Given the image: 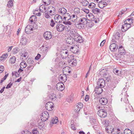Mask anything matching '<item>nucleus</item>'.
Returning a JSON list of instances; mask_svg holds the SVG:
<instances>
[{
    "label": "nucleus",
    "instance_id": "6e6552de",
    "mask_svg": "<svg viewBox=\"0 0 134 134\" xmlns=\"http://www.w3.org/2000/svg\"><path fill=\"white\" fill-rule=\"evenodd\" d=\"M97 84L98 86L103 87L105 85V81L103 79H99L97 81Z\"/></svg>",
    "mask_w": 134,
    "mask_h": 134
},
{
    "label": "nucleus",
    "instance_id": "2f4dec72",
    "mask_svg": "<svg viewBox=\"0 0 134 134\" xmlns=\"http://www.w3.org/2000/svg\"><path fill=\"white\" fill-rule=\"evenodd\" d=\"M103 77L106 79L108 81L110 79V76L108 73H105L103 74Z\"/></svg>",
    "mask_w": 134,
    "mask_h": 134
},
{
    "label": "nucleus",
    "instance_id": "4d7b16f0",
    "mask_svg": "<svg viewBox=\"0 0 134 134\" xmlns=\"http://www.w3.org/2000/svg\"><path fill=\"white\" fill-rule=\"evenodd\" d=\"M113 72L115 74L118 75L119 74V73L120 72V71L119 70H117L116 69H115L113 70Z\"/></svg>",
    "mask_w": 134,
    "mask_h": 134
},
{
    "label": "nucleus",
    "instance_id": "0e129e2a",
    "mask_svg": "<svg viewBox=\"0 0 134 134\" xmlns=\"http://www.w3.org/2000/svg\"><path fill=\"white\" fill-rule=\"evenodd\" d=\"M132 21L134 20V12L132 13L130 15V18Z\"/></svg>",
    "mask_w": 134,
    "mask_h": 134
},
{
    "label": "nucleus",
    "instance_id": "a211bd4d",
    "mask_svg": "<svg viewBox=\"0 0 134 134\" xmlns=\"http://www.w3.org/2000/svg\"><path fill=\"white\" fill-rule=\"evenodd\" d=\"M56 28L58 31L61 32L64 29L65 26L62 24H59L57 25Z\"/></svg>",
    "mask_w": 134,
    "mask_h": 134
},
{
    "label": "nucleus",
    "instance_id": "5fc2aeb1",
    "mask_svg": "<svg viewBox=\"0 0 134 134\" xmlns=\"http://www.w3.org/2000/svg\"><path fill=\"white\" fill-rule=\"evenodd\" d=\"M45 16L46 18H51L50 16L48 14L46 10L45 12Z\"/></svg>",
    "mask_w": 134,
    "mask_h": 134
},
{
    "label": "nucleus",
    "instance_id": "39448f33",
    "mask_svg": "<svg viewBox=\"0 0 134 134\" xmlns=\"http://www.w3.org/2000/svg\"><path fill=\"white\" fill-rule=\"evenodd\" d=\"M97 114L99 116L102 118L105 117L106 116L107 114L106 111L103 109L99 110L98 111Z\"/></svg>",
    "mask_w": 134,
    "mask_h": 134
},
{
    "label": "nucleus",
    "instance_id": "774afa93",
    "mask_svg": "<svg viewBox=\"0 0 134 134\" xmlns=\"http://www.w3.org/2000/svg\"><path fill=\"white\" fill-rule=\"evenodd\" d=\"M21 133L22 134H30V132L26 130L22 132Z\"/></svg>",
    "mask_w": 134,
    "mask_h": 134
},
{
    "label": "nucleus",
    "instance_id": "412c9836",
    "mask_svg": "<svg viewBox=\"0 0 134 134\" xmlns=\"http://www.w3.org/2000/svg\"><path fill=\"white\" fill-rule=\"evenodd\" d=\"M60 81L65 82L67 80V76L66 75L63 74L60 75L59 76Z\"/></svg>",
    "mask_w": 134,
    "mask_h": 134
},
{
    "label": "nucleus",
    "instance_id": "4c0bfd02",
    "mask_svg": "<svg viewBox=\"0 0 134 134\" xmlns=\"http://www.w3.org/2000/svg\"><path fill=\"white\" fill-rule=\"evenodd\" d=\"M45 5H49L51 3L52 1L51 0H42Z\"/></svg>",
    "mask_w": 134,
    "mask_h": 134
},
{
    "label": "nucleus",
    "instance_id": "052dcab7",
    "mask_svg": "<svg viewBox=\"0 0 134 134\" xmlns=\"http://www.w3.org/2000/svg\"><path fill=\"white\" fill-rule=\"evenodd\" d=\"M123 100L126 103H128L129 102L128 101V99L127 98V97L125 98V100H124V98H121V100L122 101V100Z\"/></svg>",
    "mask_w": 134,
    "mask_h": 134
},
{
    "label": "nucleus",
    "instance_id": "4468645a",
    "mask_svg": "<svg viewBox=\"0 0 134 134\" xmlns=\"http://www.w3.org/2000/svg\"><path fill=\"white\" fill-rule=\"evenodd\" d=\"M90 122L92 125L94 129L96 128L97 126V124L96 122V120L93 118H90Z\"/></svg>",
    "mask_w": 134,
    "mask_h": 134
},
{
    "label": "nucleus",
    "instance_id": "864d4df0",
    "mask_svg": "<svg viewBox=\"0 0 134 134\" xmlns=\"http://www.w3.org/2000/svg\"><path fill=\"white\" fill-rule=\"evenodd\" d=\"M115 35H114V36H113V37H112V39L111 40V41L112 42H113V43H115L116 42V41L115 40V39L114 38H115V36H119L120 35V34H115Z\"/></svg>",
    "mask_w": 134,
    "mask_h": 134
},
{
    "label": "nucleus",
    "instance_id": "5701e85b",
    "mask_svg": "<svg viewBox=\"0 0 134 134\" xmlns=\"http://www.w3.org/2000/svg\"><path fill=\"white\" fill-rule=\"evenodd\" d=\"M77 61L74 59H71L69 61L70 65L71 66H75L76 65Z\"/></svg>",
    "mask_w": 134,
    "mask_h": 134
},
{
    "label": "nucleus",
    "instance_id": "aec40b11",
    "mask_svg": "<svg viewBox=\"0 0 134 134\" xmlns=\"http://www.w3.org/2000/svg\"><path fill=\"white\" fill-rule=\"evenodd\" d=\"M54 19L55 21L57 23H59L62 20L61 16L58 15H55Z\"/></svg>",
    "mask_w": 134,
    "mask_h": 134
},
{
    "label": "nucleus",
    "instance_id": "3c124183",
    "mask_svg": "<svg viewBox=\"0 0 134 134\" xmlns=\"http://www.w3.org/2000/svg\"><path fill=\"white\" fill-rule=\"evenodd\" d=\"M8 75V74H6L3 78L0 81V83H2L4 80H6Z\"/></svg>",
    "mask_w": 134,
    "mask_h": 134
},
{
    "label": "nucleus",
    "instance_id": "b1692460",
    "mask_svg": "<svg viewBox=\"0 0 134 134\" xmlns=\"http://www.w3.org/2000/svg\"><path fill=\"white\" fill-rule=\"evenodd\" d=\"M127 107H126L125 109L126 110V112H127L130 111V112H132V111H133L132 107L130 104L128 103L127 104Z\"/></svg>",
    "mask_w": 134,
    "mask_h": 134
},
{
    "label": "nucleus",
    "instance_id": "f03ea898",
    "mask_svg": "<svg viewBox=\"0 0 134 134\" xmlns=\"http://www.w3.org/2000/svg\"><path fill=\"white\" fill-rule=\"evenodd\" d=\"M73 35L74 36L75 41H76L79 43H82L83 41V38L80 36L79 34H71Z\"/></svg>",
    "mask_w": 134,
    "mask_h": 134
},
{
    "label": "nucleus",
    "instance_id": "6e6d98bb",
    "mask_svg": "<svg viewBox=\"0 0 134 134\" xmlns=\"http://www.w3.org/2000/svg\"><path fill=\"white\" fill-rule=\"evenodd\" d=\"M34 61L31 59H29L27 60V63L28 64H30L33 63Z\"/></svg>",
    "mask_w": 134,
    "mask_h": 134
},
{
    "label": "nucleus",
    "instance_id": "c03bdc74",
    "mask_svg": "<svg viewBox=\"0 0 134 134\" xmlns=\"http://www.w3.org/2000/svg\"><path fill=\"white\" fill-rule=\"evenodd\" d=\"M56 94H50L49 95L50 98L52 100L55 99L56 98Z\"/></svg>",
    "mask_w": 134,
    "mask_h": 134
},
{
    "label": "nucleus",
    "instance_id": "c756f323",
    "mask_svg": "<svg viewBox=\"0 0 134 134\" xmlns=\"http://www.w3.org/2000/svg\"><path fill=\"white\" fill-rule=\"evenodd\" d=\"M43 36L44 38L47 40H49L52 37V34H43Z\"/></svg>",
    "mask_w": 134,
    "mask_h": 134
},
{
    "label": "nucleus",
    "instance_id": "bb28decb",
    "mask_svg": "<svg viewBox=\"0 0 134 134\" xmlns=\"http://www.w3.org/2000/svg\"><path fill=\"white\" fill-rule=\"evenodd\" d=\"M132 21V20L130 18H128V19H126L124 23V24H130L131 25V24H132L133 23Z\"/></svg>",
    "mask_w": 134,
    "mask_h": 134
},
{
    "label": "nucleus",
    "instance_id": "c9c22d12",
    "mask_svg": "<svg viewBox=\"0 0 134 134\" xmlns=\"http://www.w3.org/2000/svg\"><path fill=\"white\" fill-rule=\"evenodd\" d=\"M16 61V58L14 56L12 57L10 59L9 62L11 64H14Z\"/></svg>",
    "mask_w": 134,
    "mask_h": 134
},
{
    "label": "nucleus",
    "instance_id": "20e7f679",
    "mask_svg": "<svg viewBox=\"0 0 134 134\" xmlns=\"http://www.w3.org/2000/svg\"><path fill=\"white\" fill-rule=\"evenodd\" d=\"M70 18L69 19H68L67 20V21L69 20L70 19V20L71 21H72L73 22H75L77 21V16L75 14L72 15L71 16H68ZM68 18L67 17L65 16L64 17V19H65V21L66 20V19Z\"/></svg>",
    "mask_w": 134,
    "mask_h": 134
},
{
    "label": "nucleus",
    "instance_id": "49530a36",
    "mask_svg": "<svg viewBox=\"0 0 134 134\" xmlns=\"http://www.w3.org/2000/svg\"><path fill=\"white\" fill-rule=\"evenodd\" d=\"M44 9V10H46V9L44 5L43 4H42L40 5L39 7V10L40 11L42 12V11H43L42 9Z\"/></svg>",
    "mask_w": 134,
    "mask_h": 134
},
{
    "label": "nucleus",
    "instance_id": "473e14b6",
    "mask_svg": "<svg viewBox=\"0 0 134 134\" xmlns=\"http://www.w3.org/2000/svg\"><path fill=\"white\" fill-rule=\"evenodd\" d=\"M21 56L22 57L25 58L28 56V53L25 51H22L21 52Z\"/></svg>",
    "mask_w": 134,
    "mask_h": 134
},
{
    "label": "nucleus",
    "instance_id": "a18cd8bd",
    "mask_svg": "<svg viewBox=\"0 0 134 134\" xmlns=\"http://www.w3.org/2000/svg\"><path fill=\"white\" fill-rule=\"evenodd\" d=\"M76 106L80 110V109L83 107V104L82 103H79L77 104Z\"/></svg>",
    "mask_w": 134,
    "mask_h": 134
},
{
    "label": "nucleus",
    "instance_id": "0eeeda50",
    "mask_svg": "<svg viewBox=\"0 0 134 134\" xmlns=\"http://www.w3.org/2000/svg\"><path fill=\"white\" fill-rule=\"evenodd\" d=\"M53 104L51 102H47L45 105V107L47 110L48 111L52 110L53 109Z\"/></svg>",
    "mask_w": 134,
    "mask_h": 134
},
{
    "label": "nucleus",
    "instance_id": "4be33fe9",
    "mask_svg": "<svg viewBox=\"0 0 134 134\" xmlns=\"http://www.w3.org/2000/svg\"><path fill=\"white\" fill-rule=\"evenodd\" d=\"M118 52L121 55H124L125 54V52L124 48L122 46H121L119 47L118 49Z\"/></svg>",
    "mask_w": 134,
    "mask_h": 134
},
{
    "label": "nucleus",
    "instance_id": "393cba45",
    "mask_svg": "<svg viewBox=\"0 0 134 134\" xmlns=\"http://www.w3.org/2000/svg\"><path fill=\"white\" fill-rule=\"evenodd\" d=\"M32 66V65H30L28 66L27 68L25 69V71L27 74H29L33 68Z\"/></svg>",
    "mask_w": 134,
    "mask_h": 134
},
{
    "label": "nucleus",
    "instance_id": "9b49d317",
    "mask_svg": "<svg viewBox=\"0 0 134 134\" xmlns=\"http://www.w3.org/2000/svg\"><path fill=\"white\" fill-rule=\"evenodd\" d=\"M57 90L59 91H62L64 89V85L61 82H59L56 85Z\"/></svg>",
    "mask_w": 134,
    "mask_h": 134
},
{
    "label": "nucleus",
    "instance_id": "cd10ccee",
    "mask_svg": "<svg viewBox=\"0 0 134 134\" xmlns=\"http://www.w3.org/2000/svg\"><path fill=\"white\" fill-rule=\"evenodd\" d=\"M112 131L111 132V134H119V133L120 130L118 129L113 128Z\"/></svg>",
    "mask_w": 134,
    "mask_h": 134
},
{
    "label": "nucleus",
    "instance_id": "e433bc0d",
    "mask_svg": "<svg viewBox=\"0 0 134 134\" xmlns=\"http://www.w3.org/2000/svg\"><path fill=\"white\" fill-rule=\"evenodd\" d=\"M88 7L89 8L91 9V10L92 9H93L95 8L96 4L93 3H91L88 5Z\"/></svg>",
    "mask_w": 134,
    "mask_h": 134
},
{
    "label": "nucleus",
    "instance_id": "f8f14e48",
    "mask_svg": "<svg viewBox=\"0 0 134 134\" xmlns=\"http://www.w3.org/2000/svg\"><path fill=\"white\" fill-rule=\"evenodd\" d=\"M79 47L76 45H74L73 46L71 47L70 48L71 51L74 53H77L79 52Z\"/></svg>",
    "mask_w": 134,
    "mask_h": 134
},
{
    "label": "nucleus",
    "instance_id": "ddd939ff",
    "mask_svg": "<svg viewBox=\"0 0 134 134\" xmlns=\"http://www.w3.org/2000/svg\"><path fill=\"white\" fill-rule=\"evenodd\" d=\"M66 9L64 8H60L59 10V13L61 14H63L64 16H69L70 14L69 13H66Z\"/></svg>",
    "mask_w": 134,
    "mask_h": 134
},
{
    "label": "nucleus",
    "instance_id": "9d476101",
    "mask_svg": "<svg viewBox=\"0 0 134 134\" xmlns=\"http://www.w3.org/2000/svg\"><path fill=\"white\" fill-rule=\"evenodd\" d=\"M71 35L70 36L68 37L65 38L66 42L67 43L70 44H74V43L75 42L74 38L71 37Z\"/></svg>",
    "mask_w": 134,
    "mask_h": 134
},
{
    "label": "nucleus",
    "instance_id": "f3484780",
    "mask_svg": "<svg viewBox=\"0 0 134 134\" xmlns=\"http://www.w3.org/2000/svg\"><path fill=\"white\" fill-rule=\"evenodd\" d=\"M102 88L99 86L96 87L94 91L95 93L98 94H100L102 92Z\"/></svg>",
    "mask_w": 134,
    "mask_h": 134
},
{
    "label": "nucleus",
    "instance_id": "680f3d73",
    "mask_svg": "<svg viewBox=\"0 0 134 134\" xmlns=\"http://www.w3.org/2000/svg\"><path fill=\"white\" fill-rule=\"evenodd\" d=\"M88 16L89 18H90L91 19H94V16L92 13H90L88 14Z\"/></svg>",
    "mask_w": 134,
    "mask_h": 134
},
{
    "label": "nucleus",
    "instance_id": "79ce46f5",
    "mask_svg": "<svg viewBox=\"0 0 134 134\" xmlns=\"http://www.w3.org/2000/svg\"><path fill=\"white\" fill-rule=\"evenodd\" d=\"M8 54L7 53L4 54L0 57V59L1 60L5 59L8 56Z\"/></svg>",
    "mask_w": 134,
    "mask_h": 134
},
{
    "label": "nucleus",
    "instance_id": "bf43d9fd",
    "mask_svg": "<svg viewBox=\"0 0 134 134\" xmlns=\"http://www.w3.org/2000/svg\"><path fill=\"white\" fill-rule=\"evenodd\" d=\"M58 121L57 119H53V120H52V122L53 124H56Z\"/></svg>",
    "mask_w": 134,
    "mask_h": 134
},
{
    "label": "nucleus",
    "instance_id": "58836bf2",
    "mask_svg": "<svg viewBox=\"0 0 134 134\" xmlns=\"http://www.w3.org/2000/svg\"><path fill=\"white\" fill-rule=\"evenodd\" d=\"M124 134H132L131 131L128 129H126L124 131Z\"/></svg>",
    "mask_w": 134,
    "mask_h": 134
},
{
    "label": "nucleus",
    "instance_id": "69168bd1",
    "mask_svg": "<svg viewBox=\"0 0 134 134\" xmlns=\"http://www.w3.org/2000/svg\"><path fill=\"white\" fill-rule=\"evenodd\" d=\"M13 85V83H12L11 82H10L8 85H7V87H6V88H10L11 87V86Z\"/></svg>",
    "mask_w": 134,
    "mask_h": 134
},
{
    "label": "nucleus",
    "instance_id": "de8ad7c7",
    "mask_svg": "<svg viewBox=\"0 0 134 134\" xmlns=\"http://www.w3.org/2000/svg\"><path fill=\"white\" fill-rule=\"evenodd\" d=\"M73 100V98L71 96H69L66 99V100L69 102H71Z\"/></svg>",
    "mask_w": 134,
    "mask_h": 134
},
{
    "label": "nucleus",
    "instance_id": "7ed1b4c3",
    "mask_svg": "<svg viewBox=\"0 0 134 134\" xmlns=\"http://www.w3.org/2000/svg\"><path fill=\"white\" fill-rule=\"evenodd\" d=\"M49 116V113L47 111H44L42 113L41 117V120L42 121H45L48 119Z\"/></svg>",
    "mask_w": 134,
    "mask_h": 134
},
{
    "label": "nucleus",
    "instance_id": "8fccbe9b",
    "mask_svg": "<svg viewBox=\"0 0 134 134\" xmlns=\"http://www.w3.org/2000/svg\"><path fill=\"white\" fill-rule=\"evenodd\" d=\"M7 5L9 7H12L13 6V2L12 0H10L8 2Z\"/></svg>",
    "mask_w": 134,
    "mask_h": 134
},
{
    "label": "nucleus",
    "instance_id": "09e8293b",
    "mask_svg": "<svg viewBox=\"0 0 134 134\" xmlns=\"http://www.w3.org/2000/svg\"><path fill=\"white\" fill-rule=\"evenodd\" d=\"M19 49L18 48H14L12 51L13 53L15 54L17 53L19 51Z\"/></svg>",
    "mask_w": 134,
    "mask_h": 134
},
{
    "label": "nucleus",
    "instance_id": "a878e982",
    "mask_svg": "<svg viewBox=\"0 0 134 134\" xmlns=\"http://www.w3.org/2000/svg\"><path fill=\"white\" fill-rule=\"evenodd\" d=\"M113 129L112 126L110 125H108L105 128L106 131L107 133H110L112 131Z\"/></svg>",
    "mask_w": 134,
    "mask_h": 134
},
{
    "label": "nucleus",
    "instance_id": "f704fd0d",
    "mask_svg": "<svg viewBox=\"0 0 134 134\" xmlns=\"http://www.w3.org/2000/svg\"><path fill=\"white\" fill-rule=\"evenodd\" d=\"M119 80L117 79V80L116 82L115 81L114 82L115 83H112L111 85V87L110 88V89H111L112 90L114 89V88H115L116 86V83H117L119 82Z\"/></svg>",
    "mask_w": 134,
    "mask_h": 134
},
{
    "label": "nucleus",
    "instance_id": "c85d7f7f",
    "mask_svg": "<svg viewBox=\"0 0 134 134\" xmlns=\"http://www.w3.org/2000/svg\"><path fill=\"white\" fill-rule=\"evenodd\" d=\"M100 10L98 8H94L91 10L92 12L94 14H98L100 12Z\"/></svg>",
    "mask_w": 134,
    "mask_h": 134
},
{
    "label": "nucleus",
    "instance_id": "603ef678",
    "mask_svg": "<svg viewBox=\"0 0 134 134\" xmlns=\"http://www.w3.org/2000/svg\"><path fill=\"white\" fill-rule=\"evenodd\" d=\"M50 8H48L47 9V11L48 12H49V14L50 15H54L55 14V13L54 11H53L52 10H49V9Z\"/></svg>",
    "mask_w": 134,
    "mask_h": 134
},
{
    "label": "nucleus",
    "instance_id": "dca6fc26",
    "mask_svg": "<svg viewBox=\"0 0 134 134\" xmlns=\"http://www.w3.org/2000/svg\"><path fill=\"white\" fill-rule=\"evenodd\" d=\"M131 26V25L130 24H124L121 27L122 31L123 32L125 31L130 28Z\"/></svg>",
    "mask_w": 134,
    "mask_h": 134
},
{
    "label": "nucleus",
    "instance_id": "338daca9",
    "mask_svg": "<svg viewBox=\"0 0 134 134\" xmlns=\"http://www.w3.org/2000/svg\"><path fill=\"white\" fill-rule=\"evenodd\" d=\"M81 10L86 13H89V10L88 9L85 8H82Z\"/></svg>",
    "mask_w": 134,
    "mask_h": 134
},
{
    "label": "nucleus",
    "instance_id": "2eb2a0df",
    "mask_svg": "<svg viewBox=\"0 0 134 134\" xmlns=\"http://www.w3.org/2000/svg\"><path fill=\"white\" fill-rule=\"evenodd\" d=\"M62 58L63 59L66 58L68 56V52L66 50H62L60 53Z\"/></svg>",
    "mask_w": 134,
    "mask_h": 134
},
{
    "label": "nucleus",
    "instance_id": "37998d69",
    "mask_svg": "<svg viewBox=\"0 0 134 134\" xmlns=\"http://www.w3.org/2000/svg\"><path fill=\"white\" fill-rule=\"evenodd\" d=\"M36 19V16L35 15H32L30 18L29 20L31 22H32L34 21H35V19Z\"/></svg>",
    "mask_w": 134,
    "mask_h": 134
},
{
    "label": "nucleus",
    "instance_id": "72a5a7b5",
    "mask_svg": "<svg viewBox=\"0 0 134 134\" xmlns=\"http://www.w3.org/2000/svg\"><path fill=\"white\" fill-rule=\"evenodd\" d=\"M27 64L25 62H21L20 64V66L21 69L25 68L27 66Z\"/></svg>",
    "mask_w": 134,
    "mask_h": 134
},
{
    "label": "nucleus",
    "instance_id": "f257e3e1",
    "mask_svg": "<svg viewBox=\"0 0 134 134\" xmlns=\"http://www.w3.org/2000/svg\"><path fill=\"white\" fill-rule=\"evenodd\" d=\"M87 22V20L86 18L82 17L80 19L79 22L77 23H76L75 25L77 27L81 29L84 27V26L86 24Z\"/></svg>",
    "mask_w": 134,
    "mask_h": 134
},
{
    "label": "nucleus",
    "instance_id": "6ab92c4d",
    "mask_svg": "<svg viewBox=\"0 0 134 134\" xmlns=\"http://www.w3.org/2000/svg\"><path fill=\"white\" fill-rule=\"evenodd\" d=\"M100 103L103 105H106L108 103L107 99L105 97L99 99Z\"/></svg>",
    "mask_w": 134,
    "mask_h": 134
},
{
    "label": "nucleus",
    "instance_id": "1a4fd4ad",
    "mask_svg": "<svg viewBox=\"0 0 134 134\" xmlns=\"http://www.w3.org/2000/svg\"><path fill=\"white\" fill-rule=\"evenodd\" d=\"M118 48V47L117 44L114 43H111L109 47L110 50L113 52L116 51Z\"/></svg>",
    "mask_w": 134,
    "mask_h": 134
},
{
    "label": "nucleus",
    "instance_id": "7c9ffc66",
    "mask_svg": "<svg viewBox=\"0 0 134 134\" xmlns=\"http://www.w3.org/2000/svg\"><path fill=\"white\" fill-rule=\"evenodd\" d=\"M33 30V29L32 28H31V26L28 25L25 28V32H27L29 31L30 33H31V32H30V31H32Z\"/></svg>",
    "mask_w": 134,
    "mask_h": 134
},
{
    "label": "nucleus",
    "instance_id": "a19ab883",
    "mask_svg": "<svg viewBox=\"0 0 134 134\" xmlns=\"http://www.w3.org/2000/svg\"><path fill=\"white\" fill-rule=\"evenodd\" d=\"M82 5L84 6H86L88 3V2L86 0H82L81 2Z\"/></svg>",
    "mask_w": 134,
    "mask_h": 134
},
{
    "label": "nucleus",
    "instance_id": "13d9d810",
    "mask_svg": "<svg viewBox=\"0 0 134 134\" xmlns=\"http://www.w3.org/2000/svg\"><path fill=\"white\" fill-rule=\"evenodd\" d=\"M102 2H99V3L98 4L99 7L100 8H103L104 7V6L103 5V4H102Z\"/></svg>",
    "mask_w": 134,
    "mask_h": 134
},
{
    "label": "nucleus",
    "instance_id": "e2e57ef3",
    "mask_svg": "<svg viewBox=\"0 0 134 134\" xmlns=\"http://www.w3.org/2000/svg\"><path fill=\"white\" fill-rule=\"evenodd\" d=\"M55 24V23L54 22L53 20L52 19L51 21V23L50 24V25L52 27H53Z\"/></svg>",
    "mask_w": 134,
    "mask_h": 134
},
{
    "label": "nucleus",
    "instance_id": "ea45409f",
    "mask_svg": "<svg viewBox=\"0 0 134 134\" xmlns=\"http://www.w3.org/2000/svg\"><path fill=\"white\" fill-rule=\"evenodd\" d=\"M74 13L76 14H78L80 13V9L79 8H75L74 10Z\"/></svg>",
    "mask_w": 134,
    "mask_h": 134
},
{
    "label": "nucleus",
    "instance_id": "423d86ee",
    "mask_svg": "<svg viewBox=\"0 0 134 134\" xmlns=\"http://www.w3.org/2000/svg\"><path fill=\"white\" fill-rule=\"evenodd\" d=\"M28 37L25 34L24 35L21 36L20 40V43L22 45H25L26 44L27 42V38Z\"/></svg>",
    "mask_w": 134,
    "mask_h": 134
}]
</instances>
